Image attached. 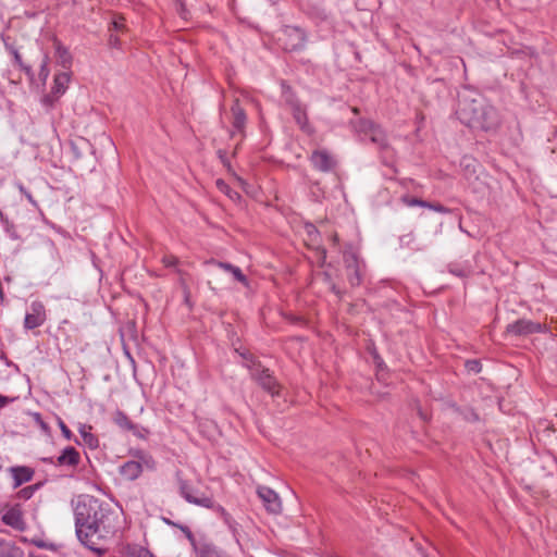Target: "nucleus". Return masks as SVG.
Instances as JSON below:
<instances>
[{"label":"nucleus","instance_id":"1","mask_svg":"<svg viewBox=\"0 0 557 557\" xmlns=\"http://www.w3.org/2000/svg\"><path fill=\"white\" fill-rule=\"evenodd\" d=\"M76 535L82 544L96 553L106 550L104 543L120 527L119 512L107 502L82 495L74 506Z\"/></svg>","mask_w":557,"mask_h":557},{"label":"nucleus","instance_id":"2","mask_svg":"<svg viewBox=\"0 0 557 557\" xmlns=\"http://www.w3.org/2000/svg\"><path fill=\"white\" fill-rule=\"evenodd\" d=\"M456 114L462 124L473 129L491 131L499 125L497 110L480 92L470 88L459 95Z\"/></svg>","mask_w":557,"mask_h":557},{"label":"nucleus","instance_id":"3","mask_svg":"<svg viewBox=\"0 0 557 557\" xmlns=\"http://www.w3.org/2000/svg\"><path fill=\"white\" fill-rule=\"evenodd\" d=\"M246 359V367L250 370L251 376L258 384L272 396L278 394L280 385L275 377L270 373V370L263 368L260 362L256 361L251 355L243 354Z\"/></svg>","mask_w":557,"mask_h":557},{"label":"nucleus","instance_id":"4","mask_svg":"<svg viewBox=\"0 0 557 557\" xmlns=\"http://www.w3.org/2000/svg\"><path fill=\"white\" fill-rule=\"evenodd\" d=\"M278 41L286 51H297L305 47L307 35L296 26H284L281 29Z\"/></svg>","mask_w":557,"mask_h":557},{"label":"nucleus","instance_id":"5","mask_svg":"<svg viewBox=\"0 0 557 557\" xmlns=\"http://www.w3.org/2000/svg\"><path fill=\"white\" fill-rule=\"evenodd\" d=\"M348 283L355 287L359 286L363 278V262L359 260L356 252L346 250L343 256Z\"/></svg>","mask_w":557,"mask_h":557},{"label":"nucleus","instance_id":"6","mask_svg":"<svg viewBox=\"0 0 557 557\" xmlns=\"http://www.w3.org/2000/svg\"><path fill=\"white\" fill-rule=\"evenodd\" d=\"M312 166L320 172L331 173L337 168L336 158L326 149H315L309 158Z\"/></svg>","mask_w":557,"mask_h":557},{"label":"nucleus","instance_id":"7","mask_svg":"<svg viewBox=\"0 0 557 557\" xmlns=\"http://www.w3.org/2000/svg\"><path fill=\"white\" fill-rule=\"evenodd\" d=\"M177 482H178V490L180 494L190 504L206 507V508H213L214 500L206 495H196L191 488V486L183 480L180 474L177 473Z\"/></svg>","mask_w":557,"mask_h":557},{"label":"nucleus","instance_id":"8","mask_svg":"<svg viewBox=\"0 0 557 557\" xmlns=\"http://www.w3.org/2000/svg\"><path fill=\"white\" fill-rule=\"evenodd\" d=\"M507 332L517 336L529 335L533 333H546L547 326L542 323L520 319L515 323L508 324Z\"/></svg>","mask_w":557,"mask_h":557},{"label":"nucleus","instance_id":"9","mask_svg":"<svg viewBox=\"0 0 557 557\" xmlns=\"http://www.w3.org/2000/svg\"><path fill=\"white\" fill-rule=\"evenodd\" d=\"M257 494L262 500L267 511L278 515L282 511V502L278 494L268 486H258Z\"/></svg>","mask_w":557,"mask_h":557},{"label":"nucleus","instance_id":"10","mask_svg":"<svg viewBox=\"0 0 557 557\" xmlns=\"http://www.w3.org/2000/svg\"><path fill=\"white\" fill-rule=\"evenodd\" d=\"M360 132L364 133L369 139L379 146L381 149H387V140L384 131L375 125L371 121H361L360 122Z\"/></svg>","mask_w":557,"mask_h":557},{"label":"nucleus","instance_id":"11","mask_svg":"<svg viewBox=\"0 0 557 557\" xmlns=\"http://www.w3.org/2000/svg\"><path fill=\"white\" fill-rule=\"evenodd\" d=\"M46 321L45 307L41 302L32 304V312L26 313L24 319V326L27 330L36 329L42 325Z\"/></svg>","mask_w":557,"mask_h":557},{"label":"nucleus","instance_id":"12","mask_svg":"<svg viewBox=\"0 0 557 557\" xmlns=\"http://www.w3.org/2000/svg\"><path fill=\"white\" fill-rule=\"evenodd\" d=\"M9 471L12 474L14 488L21 486L24 483L32 481L33 476L35 474L34 469L26 467V466L11 467L9 469Z\"/></svg>","mask_w":557,"mask_h":557},{"label":"nucleus","instance_id":"13","mask_svg":"<svg viewBox=\"0 0 557 557\" xmlns=\"http://www.w3.org/2000/svg\"><path fill=\"white\" fill-rule=\"evenodd\" d=\"M205 264L207 265H216L218 268L226 271V272H230L234 280L242 283L243 285L245 286H248L249 285V282H248V278L247 276L242 272V270L238 268V267H235L228 262H222V261H216L214 259H211V260H207L205 262Z\"/></svg>","mask_w":557,"mask_h":557},{"label":"nucleus","instance_id":"14","mask_svg":"<svg viewBox=\"0 0 557 557\" xmlns=\"http://www.w3.org/2000/svg\"><path fill=\"white\" fill-rule=\"evenodd\" d=\"M232 113V125L234 132H238L240 134L244 133V128L246 125L247 116L245 110L240 107L238 99H235L234 103L231 107Z\"/></svg>","mask_w":557,"mask_h":557},{"label":"nucleus","instance_id":"15","mask_svg":"<svg viewBox=\"0 0 557 557\" xmlns=\"http://www.w3.org/2000/svg\"><path fill=\"white\" fill-rule=\"evenodd\" d=\"M114 423L120 426L122 430L129 431L134 435L138 437H143V432L146 430L143 428H139L138 425L134 424L129 418L123 412V411H115L113 416Z\"/></svg>","mask_w":557,"mask_h":557},{"label":"nucleus","instance_id":"16","mask_svg":"<svg viewBox=\"0 0 557 557\" xmlns=\"http://www.w3.org/2000/svg\"><path fill=\"white\" fill-rule=\"evenodd\" d=\"M79 453L72 446L63 449L61 455L55 459V466L76 467L79 463Z\"/></svg>","mask_w":557,"mask_h":557},{"label":"nucleus","instance_id":"17","mask_svg":"<svg viewBox=\"0 0 557 557\" xmlns=\"http://www.w3.org/2000/svg\"><path fill=\"white\" fill-rule=\"evenodd\" d=\"M2 521L15 530L23 531L25 529L22 511L17 508H11L4 512L2 516Z\"/></svg>","mask_w":557,"mask_h":557},{"label":"nucleus","instance_id":"18","mask_svg":"<svg viewBox=\"0 0 557 557\" xmlns=\"http://www.w3.org/2000/svg\"><path fill=\"white\" fill-rule=\"evenodd\" d=\"M120 472L127 480H136L143 472V465L137 460H129L121 466Z\"/></svg>","mask_w":557,"mask_h":557},{"label":"nucleus","instance_id":"19","mask_svg":"<svg viewBox=\"0 0 557 557\" xmlns=\"http://www.w3.org/2000/svg\"><path fill=\"white\" fill-rule=\"evenodd\" d=\"M69 82L70 74L67 72H62L55 75L51 90L53 95H55V98H60L65 92Z\"/></svg>","mask_w":557,"mask_h":557},{"label":"nucleus","instance_id":"20","mask_svg":"<svg viewBox=\"0 0 557 557\" xmlns=\"http://www.w3.org/2000/svg\"><path fill=\"white\" fill-rule=\"evenodd\" d=\"M290 111L296 123L300 126V128L307 133H311L312 129L308 123L307 112L306 109L301 106V103L293 108Z\"/></svg>","mask_w":557,"mask_h":557},{"label":"nucleus","instance_id":"21","mask_svg":"<svg viewBox=\"0 0 557 557\" xmlns=\"http://www.w3.org/2000/svg\"><path fill=\"white\" fill-rule=\"evenodd\" d=\"M0 557H23V550L12 542L0 540Z\"/></svg>","mask_w":557,"mask_h":557},{"label":"nucleus","instance_id":"22","mask_svg":"<svg viewBox=\"0 0 557 557\" xmlns=\"http://www.w3.org/2000/svg\"><path fill=\"white\" fill-rule=\"evenodd\" d=\"M55 57L57 62L63 67V69H70L72 64V55L69 52V50L62 46L60 42H55Z\"/></svg>","mask_w":557,"mask_h":557},{"label":"nucleus","instance_id":"23","mask_svg":"<svg viewBox=\"0 0 557 557\" xmlns=\"http://www.w3.org/2000/svg\"><path fill=\"white\" fill-rule=\"evenodd\" d=\"M197 557H223L218 548L208 543H200L194 545Z\"/></svg>","mask_w":557,"mask_h":557},{"label":"nucleus","instance_id":"24","mask_svg":"<svg viewBox=\"0 0 557 557\" xmlns=\"http://www.w3.org/2000/svg\"><path fill=\"white\" fill-rule=\"evenodd\" d=\"M4 47L5 49L13 55V59H14V62L15 64L22 69L23 71H25L27 74H30L32 72V69L30 66H27L23 63L22 61V57L20 54V52L17 51V49L13 46V45H10L8 44L7 41H4Z\"/></svg>","mask_w":557,"mask_h":557},{"label":"nucleus","instance_id":"25","mask_svg":"<svg viewBox=\"0 0 557 557\" xmlns=\"http://www.w3.org/2000/svg\"><path fill=\"white\" fill-rule=\"evenodd\" d=\"M79 433H81L85 444H87L90 448L98 447V445H99L98 438L87 430L86 425H83L79 428Z\"/></svg>","mask_w":557,"mask_h":557},{"label":"nucleus","instance_id":"26","mask_svg":"<svg viewBox=\"0 0 557 557\" xmlns=\"http://www.w3.org/2000/svg\"><path fill=\"white\" fill-rule=\"evenodd\" d=\"M283 98H284L285 103L289 107L290 110L293 108L297 107L298 104H300V102L295 97V95L293 94L290 88L286 87L285 85H283Z\"/></svg>","mask_w":557,"mask_h":557},{"label":"nucleus","instance_id":"27","mask_svg":"<svg viewBox=\"0 0 557 557\" xmlns=\"http://www.w3.org/2000/svg\"><path fill=\"white\" fill-rule=\"evenodd\" d=\"M41 485H42V483L39 482V483L33 484V485H28L26 487H23L17 493L18 498L24 499V500H27V499L32 498L33 495L35 494V492L37 490H39L41 487Z\"/></svg>","mask_w":557,"mask_h":557},{"label":"nucleus","instance_id":"28","mask_svg":"<svg viewBox=\"0 0 557 557\" xmlns=\"http://www.w3.org/2000/svg\"><path fill=\"white\" fill-rule=\"evenodd\" d=\"M138 458L139 459L137 461H140L143 467L145 466V467H147L149 469H152L154 467V461H153V459L150 456H148V455H146L144 453H140L138 455Z\"/></svg>","mask_w":557,"mask_h":557},{"label":"nucleus","instance_id":"29","mask_svg":"<svg viewBox=\"0 0 557 557\" xmlns=\"http://www.w3.org/2000/svg\"><path fill=\"white\" fill-rule=\"evenodd\" d=\"M48 76H49L48 57L46 55L44 61H42V63H41V65H40L39 77H40V79L46 82Z\"/></svg>","mask_w":557,"mask_h":557},{"label":"nucleus","instance_id":"30","mask_svg":"<svg viewBox=\"0 0 557 557\" xmlns=\"http://www.w3.org/2000/svg\"><path fill=\"white\" fill-rule=\"evenodd\" d=\"M448 271L456 275V276H460V277H465L468 275V271L459 265H455V264H450L449 268H448Z\"/></svg>","mask_w":557,"mask_h":557},{"label":"nucleus","instance_id":"31","mask_svg":"<svg viewBox=\"0 0 557 557\" xmlns=\"http://www.w3.org/2000/svg\"><path fill=\"white\" fill-rule=\"evenodd\" d=\"M132 557H154L148 549L143 547L135 548L131 552Z\"/></svg>","mask_w":557,"mask_h":557},{"label":"nucleus","instance_id":"32","mask_svg":"<svg viewBox=\"0 0 557 557\" xmlns=\"http://www.w3.org/2000/svg\"><path fill=\"white\" fill-rule=\"evenodd\" d=\"M58 99L59 98H55V95H53V92L51 91L49 95H46L42 98V104L46 106V107H53V104L55 103V101Z\"/></svg>","mask_w":557,"mask_h":557},{"label":"nucleus","instance_id":"33","mask_svg":"<svg viewBox=\"0 0 557 557\" xmlns=\"http://www.w3.org/2000/svg\"><path fill=\"white\" fill-rule=\"evenodd\" d=\"M421 200L422 199H419V198H416V197H409V196H406V197L403 198V202L405 205H407L408 207H416V206L420 207Z\"/></svg>","mask_w":557,"mask_h":557},{"label":"nucleus","instance_id":"34","mask_svg":"<svg viewBox=\"0 0 557 557\" xmlns=\"http://www.w3.org/2000/svg\"><path fill=\"white\" fill-rule=\"evenodd\" d=\"M162 262L165 267L170 268L176 265L178 263V259L175 256H165L163 257Z\"/></svg>","mask_w":557,"mask_h":557},{"label":"nucleus","instance_id":"35","mask_svg":"<svg viewBox=\"0 0 557 557\" xmlns=\"http://www.w3.org/2000/svg\"><path fill=\"white\" fill-rule=\"evenodd\" d=\"M59 426L61 429V432H62L63 436L66 440H71L72 438V432H71V430L66 426V424L62 420H59Z\"/></svg>","mask_w":557,"mask_h":557},{"label":"nucleus","instance_id":"36","mask_svg":"<svg viewBox=\"0 0 557 557\" xmlns=\"http://www.w3.org/2000/svg\"><path fill=\"white\" fill-rule=\"evenodd\" d=\"M431 210H434L440 213H449L450 212V210L448 208L444 207L441 203H431Z\"/></svg>","mask_w":557,"mask_h":557},{"label":"nucleus","instance_id":"37","mask_svg":"<svg viewBox=\"0 0 557 557\" xmlns=\"http://www.w3.org/2000/svg\"><path fill=\"white\" fill-rule=\"evenodd\" d=\"M467 367L472 370V371H475V372H479L481 370V366H480V362L476 361V360H470L467 362Z\"/></svg>","mask_w":557,"mask_h":557},{"label":"nucleus","instance_id":"38","mask_svg":"<svg viewBox=\"0 0 557 557\" xmlns=\"http://www.w3.org/2000/svg\"><path fill=\"white\" fill-rule=\"evenodd\" d=\"M216 185H218L219 189L221 191L225 193V194L232 191L230 186L225 182H223L222 180H218L216 181Z\"/></svg>","mask_w":557,"mask_h":557},{"label":"nucleus","instance_id":"39","mask_svg":"<svg viewBox=\"0 0 557 557\" xmlns=\"http://www.w3.org/2000/svg\"><path fill=\"white\" fill-rule=\"evenodd\" d=\"M462 164H465V168H466L467 170H469V171H470V169L472 168V172H474V161H473V160H470V159H468V158H465V159L462 160Z\"/></svg>","mask_w":557,"mask_h":557},{"label":"nucleus","instance_id":"40","mask_svg":"<svg viewBox=\"0 0 557 557\" xmlns=\"http://www.w3.org/2000/svg\"><path fill=\"white\" fill-rule=\"evenodd\" d=\"M225 520H226V522L230 524V529H231V530H232V532H233V535H234V537H235V540H236V543H237V544H239V539L237 537L236 523H231V522L228 521V518H226Z\"/></svg>","mask_w":557,"mask_h":557},{"label":"nucleus","instance_id":"41","mask_svg":"<svg viewBox=\"0 0 557 557\" xmlns=\"http://www.w3.org/2000/svg\"><path fill=\"white\" fill-rule=\"evenodd\" d=\"M123 21H124V20H123L122 17H121V18H119V20L113 21V23H112L113 28H114L115 30H121V29L124 27Z\"/></svg>","mask_w":557,"mask_h":557},{"label":"nucleus","instance_id":"42","mask_svg":"<svg viewBox=\"0 0 557 557\" xmlns=\"http://www.w3.org/2000/svg\"><path fill=\"white\" fill-rule=\"evenodd\" d=\"M319 259L322 263L325 262L326 259V250L324 248H318Z\"/></svg>","mask_w":557,"mask_h":557},{"label":"nucleus","instance_id":"43","mask_svg":"<svg viewBox=\"0 0 557 557\" xmlns=\"http://www.w3.org/2000/svg\"><path fill=\"white\" fill-rule=\"evenodd\" d=\"M110 44H111L112 46L116 47V46H117V44H119V39H117V37H114L113 35H111V36H110Z\"/></svg>","mask_w":557,"mask_h":557},{"label":"nucleus","instance_id":"44","mask_svg":"<svg viewBox=\"0 0 557 557\" xmlns=\"http://www.w3.org/2000/svg\"><path fill=\"white\" fill-rule=\"evenodd\" d=\"M307 228H308L309 236H311L313 233L314 234L318 233V231L315 230V227L313 225H308Z\"/></svg>","mask_w":557,"mask_h":557},{"label":"nucleus","instance_id":"45","mask_svg":"<svg viewBox=\"0 0 557 557\" xmlns=\"http://www.w3.org/2000/svg\"><path fill=\"white\" fill-rule=\"evenodd\" d=\"M227 196L232 199H235V198H240V196L236 193V191H230V193H226Z\"/></svg>","mask_w":557,"mask_h":557},{"label":"nucleus","instance_id":"46","mask_svg":"<svg viewBox=\"0 0 557 557\" xmlns=\"http://www.w3.org/2000/svg\"><path fill=\"white\" fill-rule=\"evenodd\" d=\"M8 403V398L0 395V408L4 407Z\"/></svg>","mask_w":557,"mask_h":557},{"label":"nucleus","instance_id":"47","mask_svg":"<svg viewBox=\"0 0 557 557\" xmlns=\"http://www.w3.org/2000/svg\"><path fill=\"white\" fill-rule=\"evenodd\" d=\"M431 203L432 202H428L425 200H421L420 207L431 209Z\"/></svg>","mask_w":557,"mask_h":557},{"label":"nucleus","instance_id":"48","mask_svg":"<svg viewBox=\"0 0 557 557\" xmlns=\"http://www.w3.org/2000/svg\"><path fill=\"white\" fill-rule=\"evenodd\" d=\"M44 462H47V463H52L55 466V460L52 458V457H49V458H42L41 459Z\"/></svg>","mask_w":557,"mask_h":557},{"label":"nucleus","instance_id":"49","mask_svg":"<svg viewBox=\"0 0 557 557\" xmlns=\"http://www.w3.org/2000/svg\"><path fill=\"white\" fill-rule=\"evenodd\" d=\"M332 290L335 293V294H339V290L337 289V287L335 285L332 286Z\"/></svg>","mask_w":557,"mask_h":557},{"label":"nucleus","instance_id":"50","mask_svg":"<svg viewBox=\"0 0 557 557\" xmlns=\"http://www.w3.org/2000/svg\"><path fill=\"white\" fill-rule=\"evenodd\" d=\"M419 414L423 420H426V416H424L423 412L419 411Z\"/></svg>","mask_w":557,"mask_h":557},{"label":"nucleus","instance_id":"51","mask_svg":"<svg viewBox=\"0 0 557 557\" xmlns=\"http://www.w3.org/2000/svg\"><path fill=\"white\" fill-rule=\"evenodd\" d=\"M29 201H33L30 194H26Z\"/></svg>","mask_w":557,"mask_h":557},{"label":"nucleus","instance_id":"52","mask_svg":"<svg viewBox=\"0 0 557 557\" xmlns=\"http://www.w3.org/2000/svg\"><path fill=\"white\" fill-rule=\"evenodd\" d=\"M176 1H177V2H180V3H181V5L183 7L182 0H176Z\"/></svg>","mask_w":557,"mask_h":557},{"label":"nucleus","instance_id":"53","mask_svg":"<svg viewBox=\"0 0 557 557\" xmlns=\"http://www.w3.org/2000/svg\"><path fill=\"white\" fill-rule=\"evenodd\" d=\"M556 419H557V412H556Z\"/></svg>","mask_w":557,"mask_h":557}]
</instances>
